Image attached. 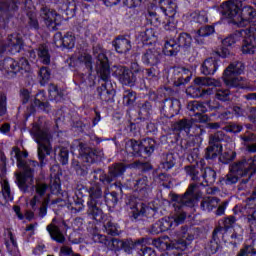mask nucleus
<instances>
[{
	"label": "nucleus",
	"instance_id": "nucleus-1",
	"mask_svg": "<svg viewBox=\"0 0 256 256\" xmlns=\"http://www.w3.org/2000/svg\"><path fill=\"white\" fill-rule=\"evenodd\" d=\"M32 135L38 144V158L40 162L33 160H23V153L19 147L12 148V155L17 160V167L22 169L21 172L16 173V185L22 193H29V185H32L35 177V169L37 167H45L47 165V156L51 155L53 151V135L48 128H41L35 124L31 130Z\"/></svg>",
	"mask_w": 256,
	"mask_h": 256
},
{
	"label": "nucleus",
	"instance_id": "nucleus-2",
	"mask_svg": "<svg viewBox=\"0 0 256 256\" xmlns=\"http://www.w3.org/2000/svg\"><path fill=\"white\" fill-rule=\"evenodd\" d=\"M220 13L229 25L247 27L251 21L256 20V9L253 6H243L241 0H229L220 6Z\"/></svg>",
	"mask_w": 256,
	"mask_h": 256
},
{
	"label": "nucleus",
	"instance_id": "nucleus-3",
	"mask_svg": "<svg viewBox=\"0 0 256 256\" xmlns=\"http://www.w3.org/2000/svg\"><path fill=\"white\" fill-rule=\"evenodd\" d=\"M195 189H197L196 184H190L186 192L183 195L172 194L171 199L174 202L175 215L172 219L173 227L185 223L187 219V213H185V207H195V201H197V196H195ZM172 227V228H173Z\"/></svg>",
	"mask_w": 256,
	"mask_h": 256
},
{
	"label": "nucleus",
	"instance_id": "nucleus-4",
	"mask_svg": "<svg viewBox=\"0 0 256 256\" xmlns=\"http://www.w3.org/2000/svg\"><path fill=\"white\" fill-rule=\"evenodd\" d=\"M177 240H172L170 243L161 240V238L154 239L152 245L157 249H166V251H173L174 255H181L182 251L187 249L191 241L195 239V230L187 226H182L177 231Z\"/></svg>",
	"mask_w": 256,
	"mask_h": 256
},
{
	"label": "nucleus",
	"instance_id": "nucleus-5",
	"mask_svg": "<svg viewBox=\"0 0 256 256\" xmlns=\"http://www.w3.org/2000/svg\"><path fill=\"white\" fill-rule=\"evenodd\" d=\"M35 189V195L30 200V207L33 211H38V217L43 219L47 215V207L51 202V194H49V185L45 182H36L29 185V188Z\"/></svg>",
	"mask_w": 256,
	"mask_h": 256
},
{
	"label": "nucleus",
	"instance_id": "nucleus-6",
	"mask_svg": "<svg viewBox=\"0 0 256 256\" xmlns=\"http://www.w3.org/2000/svg\"><path fill=\"white\" fill-rule=\"evenodd\" d=\"M89 200L87 202V213L94 221H101L103 219V205H105V192L101 184L95 183L88 188Z\"/></svg>",
	"mask_w": 256,
	"mask_h": 256
},
{
	"label": "nucleus",
	"instance_id": "nucleus-7",
	"mask_svg": "<svg viewBox=\"0 0 256 256\" xmlns=\"http://www.w3.org/2000/svg\"><path fill=\"white\" fill-rule=\"evenodd\" d=\"M245 73V64L241 61L232 62L228 65V67L224 70L222 79L225 83L226 87L245 89V81L244 77L239 75H243Z\"/></svg>",
	"mask_w": 256,
	"mask_h": 256
},
{
	"label": "nucleus",
	"instance_id": "nucleus-8",
	"mask_svg": "<svg viewBox=\"0 0 256 256\" xmlns=\"http://www.w3.org/2000/svg\"><path fill=\"white\" fill-rule=\"evenodd\" d=\"M127 169H131V164H125L123 162L113 163L112 165L108 166V172H104L103 169L98 168L94 173L99 175V181L102 185L109 189V186L114 181H117L120 177L125 175Z\"/></svg>",
	"mask_w": 256,
	"mask_h": 256
},
{
	"label": "nucleus",
	"instance_id": "nucleus-9",
	"mask_svg": "<svg viewBox=\"0 0 256 256\" xmlns=\"http://www.w3.org/2000/svg\"><path fill=\"white\" fill-rule=\"evenodd\" d=\"M155 147H157V142L152 138L144 139L142 142L130 139L125 144V150L135 157H143V155L151 157L155 152Z\"/></svg>",
	"mask_w": 256,
	"mask_h": 256
},
{
	"label": "nucleus",
	"instance_id": "nucleus-10",
	"mask_svg": "<svg viewBox=\"0 0 256 256\" xmlns=\"http://www.w3.org/2000/svg\"><path fill=\"white\" fill-rule=\"evenodd\" d=\"M98 77L101 79V85L97 88L98 97L104 103H115V87L111 82V70L98 72Z\"/></svg>",
	"mask_w": 256,
	"mask_h": 256
},
{
	"label": "nucleus",
	"instance_id": "nucleus-11",
	"mask_svg": "<svg viewBox=\"0 0 256 256\" xmlns=\"http://www.w3.org/2000/svg\"><path fill=\"white\" fill-rule=\"evenodd\" d=\"M229 171L238 177H253L256 173V156L249 158L248 160L242 159L240 161L233 162L229 166Z\"/></svg>",
	"mask_w": 256,
	"mask_h": 256
},
{
	"label": "nucleus",
	"instance_id": "nucleus-12",
	"mask_svg": "<svg viewBox=\"0 0 256 256\" xmlns=\"http://www.w3.org/2000/svg\"><path fill=\"white\" fill-rule=\"evenodd\" d=\"M194 83L197 86H190L186 90V93L193 98H199L207 93V90L201 87H221V81L210 77H196Z\"/></svg>",
	"mask_w": 256,
	"mask_h": 256
},
{
	"label": "nucleus",
	"instance_id": "nucleus-13",
	"mask_svg": "<svg viewBox=\"0 0 256 256\" xmlns=\"http://www.w3.org/2000/svg\"><path fill=\"white\" fill-rule=\"evenodd\" d=\"M77 149L79 151V159L89 165L96 163V161H99L103 157V151L93 149L82 142L78 143Z\"/></svg>",
	"mask_w": 256,
	"mask_h": 256
},
{
	"label": "nucleus",
	"instance_id": "nucleus-14",
	"mask_svg": "<svg viewBox=\"0 0 256 256\" xmlns=\"http://www.w3.org/2000/svg\"><path fill=\"white\" fill-rule=\"evenodd\" d=\"M141 217L157 219V208H151V206H148L143 202L136 203L131 214V219L133 221H141Z\"/></svg>",
	"mask_w": 256,
	"mask_h": 256
},
{
	"label": "nucleus",
	"instance_id": "nucleus-15",
	"mask_svg": "<svg viewBox=\"0 0 256 256\" xmlns=\"http://www.w3.org/2000/svg\"><path fill=\"white\" fill-rule=\"evenodd\" d=\"M40 17L49 31H57V25H59L57 23V18L59 17L57 11L51 10L46 5H42L40 8Z\"/></svg>",
	"mask_w": 256,
	"mask_h": 256
},
{
	"label": "nucleus",
	"instance_id": "nucleus-16",
	"mask_svg": "<svg viewBox=\"0 0 256 256\" xmlns=\"http://www.w3.org/2000/svg\"><path fill=\"white\" fill-rule=\"evenodd\" d=\"M93 55H95L97 62H96V72L103 73L106 71H111V66L109 65V58L105 54L103 47L97 44L93 47Z\"/></svg>",
	"mask_w": 256,
	"mask_h": 256
},
{
	"label": "nucleus",
	"instance_id": "nucleus-17",
	"mask_svg": "<svg viewBox=\"0 0 256 256\" xmlns=\"http://www.w3.org/2000/svg\"><path fill=\"white\" fill-rule=\"evenodd\" d=\"M114 75H116L122 85H129L130 87H133V85L137 83V75L125 66L116 67Z\"/></svg>",
	"mask_w": 256,
	"mask_h": 256
},
{
	"label": "nucleus",
	"instance_id": "nucleus-18",
	"mask_svg": "<svg viewBox=\"0 0 256 256\" xmlns=\"http://www.w3.org/2000/svg\"><path fill=\"white\" fill-rule=\"evenodd\" d=\"M135 187L138 193V199L145 201V199H149L151 197L153 187H151L149 178L147 176H141L138 178L136 180Z\"/></svg>",
	"mask_w": 256,
	"mask_h": 256
},
{
	"label": "nucleus",
	"instance_id": "nucleus-19",
	"mask_svg": "<svg viewBox=\"0 0 256 256\" xmlns=\"http://www.w3.org/2000/svg\"><path fill=\"white\" fill-rule=\"evenodd\" d=\"M248 31V36L242 41V53L244 55H255L256 26H251Z\"/></svg>",
	"mask_w": 256,
	"mask_h": 256
},
{
	"label": "nucleus",
	"instance_id": "nucleus-20",
	"mask_svg": "<svg viewBox=\"0 0 256 256\" xmlns=\"http://www.w3.org/2000/svg\"><path fill=\"white\" fill-rule=\"evenodd\" d=\"M0 71H2L3 75L8 77V79H13V77L19 73V62L10 57L5 58L0 62Z\"/></svg>",
	"mask_w": 256,
	"mask_h": 256
},
{
	"label": "nucleus",
	"instance_id": "nucleus-21",
	"mask_svg": "<svg viewBox=\"0 0 256 256\" xmlns=\"http://www.w3.org/2000/svg\"><path fill=\"white\" fill-rule=\"evenodd\" d=\"M246 211H253L252 214L247 216V221L250 225V229L256 226V187L252 191L251 195L246 198L245 200V207Z\"/></svg>",
	"mask_w": 256,
	"mask_h": 256
},
{
	"label": "nucleus",
	"instance_id": "nucleus-22",
	"mask_svg": "<svg viewBox=\"0 0 256 256\" xmlns=\"http://www.w3.org/2000/svg\"><path fill=\"white\" fill-rule=\"evenodd\" d=\"M161 52H159L157 49H147L144 52H142L141 61L143 65H150V67H156V65H159L161 63L162 59Z\"/></svg>",
	"mask_w": 256,
	"mask_h": 256
},
{
	"label": "nucleus",
	"instance_id": "nucleus-23",
	"mask_svg": "<svg viewBox=\"0 0 256 256\" xmlns=\"http://www.w3.org/2000/svg\"><path fill=\"white\" fill-rule=\"evenodd\" d=\"M169 229H173V219L169 217L162 218L156 223L152 224L147 229V233H150V235H159V233H165V231H169Z\"/></svg>",
	"mask_w": 256,
	"mask_h": 256
},
{
	"label": "nucleus",
	"instance_id": "nucleus-24",
	"mask_svg": "<svg viewBox=\"0 0 256 256\" xmlns=\"http://www.w3.org/2000/svg\"><path fill=\"white\" fill-rule=\"evenodd\" d=\"M220 235H223V227H216L212 232L211 240L205 246L209 255H215V253L221 249V240H219Z\"/></svg>",
	"mask_w": 256,
	"mask_h": 256
},
{
	"label": "nucleus",
	"instance_id": "nucleus-25",
	"mask_svg": "<svg viewBox=\"0 0 256 256\" xmlns=\"http://www.w3.org/2000/svg\"><path fill=\"white\" fill-rule=\"evenodd\" d=\"M174 85L175 87H181V85H187L191 81V71L185 67H174L173 69Z\"/></svg>",
	"mask_w": 256,
	"mask_h": 256
},
{
	"label": "nucleus",
	"instance_id": "nucleus-26",
	"mask_svg": "<svg viewBox=\"0 0 256 256\" xmlns=\"http://www.w3.org/2000/svg\"><path fill=\"white\" fill-rule=\"evenodd\" d=\"M201 177L203 178L204 182L192 183V185H197L194 195L197 193L200 187H209L210 185H213V183L217 181V172L211 167H206L204 170H202Z\"/></svg>",
	"mask_w": 256,
	"mask_h": 256
},
{
	"label": "nucleus",
	"instance_id": "nucleus-27",
	"mask_svg": "<svg viewBox=\"0 0 256 256\" xmlns=\"http://www.w3.org/2000/svg\"><path fill=\"white\" fill-rule=\"evenodd\" d=\"M112 45L116 52H118L120 55H127L131 49H133V46L131 45V40L129 38H126L124 36H118L112 41Z\"/></svg>",
	"mask_w": 256,
	"mask_h": 256
},
{
	"label": "nucleus",
	"instance_id": "nucleus-28",
	"mask_svg": "<svg viewBox=\"0 0 256 256\" xmlns=\"http://www.w3.org/2000/svg\"><path fill=\"white\" fill-rule=\"evenodd\" d=\"M162 110L164 113H169L170 117H175L181 111V102L179 99L166 98L163 100Z\"/></svg>",
	"mask_w": 256,
	"mask_h": 256
},
{
	"label": "nucleus",
	"instance_id": "nucleus-29",
	"mask_svg": "<svg viewBox=\"0 0 256 256\" xmlns=\"http://www.w3.org/2000/svg\"><path fill=\"white\" fill-rule=\"evenodd\" d=\"M5 45L10 49L11 53H20L21 49H23V37L17 33L10 34Z\"/></svg>",
	"mask_w": 256,
	"mask_h": 256
},
{
	"label": "nucleus",
	"instance_id": "nucleus-30",
	"mask_svg": "<svg viewBox=\"0 0 256 256\" xmlns=\"http://www.w3.org/2000/svg\"><path fill=\"white\" fill-rule=\"evenodd\" d=\"M213 33H215V26H202L196 31L194 41L197 43V45H205V37H211Z\"/></svg>",
	"mask_w": 256,
	"mask_h": 256
},
{
	"label": "nucleus",
	"instance_id": "nucleus-31",
	"mask_svg": "<svg viewBox=\"0 0 256 256\" xmlns=\"http://www.w3.org/2000/svg\"><path fill=\"white\" fill-rule=\"evenodd\" d=\"M163 9L159 8V6H155L151 4V8H148L146 19L153 23V25H161L163 23Z\"/></svg>",
	"mask_w": 256,
	"mask_h": 256
},
{
	"label": "nucleus",
	"instance_id": "nucleus-32",
	"mask_svg": "<svg viewBox=\"0 0 256 256\" xmlns=\"http://www.w3.org/2000/svg\"><path fill=\"white\" fill-rule=\"evenodd\" d=\"M191 127H193V119L183 118L172 124V131L175 133H191Z\"/></svg>",
	"mask_w": 256,
	"mask_h": 256
},
{
	"label": "nucleus",
	"instance_id": "nucleus-33",
	"mask_svg": "<svg viewBox=\"0 0 256 256\" xmlns=\"http://www.w3.org/2000/svg\"><path fill=\"white\" fill-rule=\"evenodd\" d=\"M219 69V61L215 58H207L201 65L202 75H215Z\"/></svg>",
	"mask_w": 256,
	"mask_h": 256
},
{
	"label": "nucleus",
	"instance_id": "nucleus-34",
	"mask_svg": "<svg viewBox=\"0 0 256 256\" xmlns=\"http://www.w3.org/2000/svg\"><path fill=\"white\" fill-rule=\"evenodd\" d=\"M207 106L209 107L210 111H216L219 119H222L223 121H227V119H231L232 117L231 111H225V107L215 100L208 101Z\"/></svg>",
	"mask_w": 256,
	"mask_h": 256
},
{
	"label": "nucleus",
	"instance_id": "nucleus-35",
	"mask_svg": "<svg viewBox=\"0 0 256 256\" xmlns=\"http://www.w3.org/2000/svg\"><path fill=\"white\" fill-rule=\"evenodd\" d=\"M46 230L53 241H56V243H65V235H63L59 226L55 225V219L46 227Z\"/></svg>",
	"mask_w": 256,
	"mask_h": 256
},
{
	"label": "nucleus",
	"instance_id": "nucleus-36",
	"mask_svg": "<svg viewBox=\"0 0 256 256\" xmlns=\"http://www.w3.org/2000/svg\"><path fill=\"white\" fill-rule=\"evenodd\" d=\"M219 201L221 200L217 197H204L200 201V209L206 213H211L213 209H217V207H219Z\"/></svg>",
	"mask_w": 256,
	"mask_h": 256
},
{
	"label": "nucleus",
	"instance_id": "nucleus-37",
	"mask_svg": "<svg viewBox=\"0 0 256 256\" xmlns=\"http://www.w3.org/2000/svg\"><path fill=\"white\" fill-rule=\"evenodd\" d=\"M181 51L177 39L167 40L164 44L163 53L167 57H175Z\"/></svg>",
	"mask_w": 256,
	"mask_h": 256
},
{
	"label": "nucleus",
	"instance_id": "nucleus-38",
	"mask_svg": "<svg viewBox=\"0 0 256 256\" xmlns=\"http://www.w3.org/2000/svg\"><path fill=\"white\" fill-rule=\"evenodd\" d=\"M145 241H147V239H145V238H140L137 240L126 239L123 241L122 251H124L125 253H128V255H131V253H133L134 249H137V247L143 245V243H145Z\"/></svg>",
	"mask_w": 256,
	"mask_h": 256
},
{
	"label": "nucleus",
	"instance_id": "nucleus-39",
	"mask_svg": "<svg viewBox=\"0 0 256 256\" xmlns=\"http://www.w3.org/2000/svg\"><path fill=\"white\" fill-rule=\"evenodd\" d=\"M37 51L41 63H43V65H50L51 53L49 52V46L47 44H40Z\"/></svg>",
	"mask_w": 256,
	"mask_h": 256
},
{
	"label": "nucleus",
	"instance_id": "nucleus-40",
	"mask_svg": "<svg viewBox=\"0 0 256 256\" xmlns=\"http://www.w3.org/2000/svg\"><path fill=\"white\" fill-rule=\"evenodd\" d=\"M176 41L180 47V50L183 49V51H187V49L191 48L193 38L191 37V34L182 32L178 35Z\"/></svg>",
	"mask_w": 256,
	"mask_h": 256
},
{
	"label": "nucleus",
	"instance_id": "nucleus-41",
	"mask_svg": "<svg viewBox=\"0 0 256 256\" xmlns=\"http://www.w3.org/2000/svg\"><path fill=\"white\" fill-rule=\"evenodd\" d=\"M109 188L104 191V205L108 207H115L119 203V193L112 191L109 192Z\"/></svg>",
	"mask_w": 256,
	"mask_h": 256
},
{
	"label": "nucleus",
	"instance_id": "nucleus-42",
	"mask_svg": "<svg viewBox=\"0 0 256 256\" xmlns=\"http://www.w3.org/2000/svg\"><path fill=\"white\" fill-rule=\"evenodd\" d=\"M239 182V176L235 172L229 171L224 177L219 179V183L222 186L231 187Z\"/></svg>",
	"mask_w": 256,
	"mask_h": 256
},
{
	"label": "nucleus",
	"instance_id": "nucleus-43",
	"mask_svg": "<svg viewBox=\"0 0 256 256\" xmlns=\"http://www.w3.org/2000/svg\"><path fill=\"white\" fill-rule=\"evenodd\" d=\"M48 92L50 95V99L52 101H56V103L63 101V97H65V92L59 89L55 84L49 85Z\"/></svg>",
	"mask_w": 256,
	"mask_h": 256
},
{
	"label": "nucleus",
	"instance_id": "nucleus-44",
	"mask_svg": "<svg viewBox=\"0 0 256 256\" xmlns=\"http://www.w3.org/2000/svg\"><path fill=\"white\" fill-rule=\"evenodd\" d=\"M184 171L195 183H199L201 181L202 174L199 172L201 169L196 165H188L184 167Z\"/></svg>",
	"mask_w": 256,
	"mask_h": 256
},
{
	"label": "nucleus",
	"instance_id": "nucleus-45",
	"mask_svg": "<svg viewBox=\"0 0 256 256\" xmlns=\"http://www.w3.org/2000/svg\"><path fill=\"white\" fill-rule=\"evenodd\" d=\"M225 139V133L223 131H217L216 133L210 135L209 137V145L212 147H216V149H220L223 151V145L221 141Z\"/></svg>",
	"mask_w": 256,
	"mask_h": 256
},
{
	"label": "nucleus",
	"instance_id": "nucleus-46",
	"mask_svg": "<svg viewBox=\"0 0 256 256\" xmlns=\"http://www.w3.org/2000/svg\"><path fill=\"white\" fill-rule=\"evenodd\" d=\"M71 165L79 177H85L86 175H89V165H85L79 162V160H73Z\"/></svg>",
	"mask_w": 256,
	"mask_h": 256
},
{
	"label": "nucleus",
	"instance_id": "nucleus-47",
	"mask_svg": "<svg viewBox=\"0 0 256 256\" xmlns=\"http://www.w3.org/2000/svg\"><path fill=\"white\" fill-rule=\"evenodd\" d=\"M175 156L173 153H166L162 155L161 165L163 169L169 171V169H173L175 167Z\"/></svg>",
	"mask_w": 256,
	"mask_h": 256
},
{
	"label": "nucleus",
	"instance_id": "nucleus-48",
	"mask_svg": "<svg viewBox=\"0 0 256 256\" xmlns=\"http://www.w3.org/2000/svg\"><path fill=\"white\" fill-rule=\"evenodd\" d=\"M236 158L237 152L229 149L220 154L219 162L222 163L223 165H229V163H233V161H235Z\"/></svg>",
	"mask_w": 256,
	"mask_h": 256
},
{
	"label": "nucleus",
	"instance_id": "nucleus-49",
	"mask_svg": "<svg viewBox=\"0 0 256 256\" xmlns=\"http://www.w3.org/2000/svg\"><path fill=\"white\" fill-rule=\"evenodd\" d=\"M188 111H191L194 113V115H201V113H205L207 111V108H205V105L199 101H191L187 105Z\"/></svg>",
	"mask_w": 256,
	"mask_h": 256
},
{
	"label": "nucleus",
	"instance_id": "nucleus-50",
	"mask_svg": "<svg viewBox=\"0 0 256 256\" xmlns=\"http://www.w3.org/2000/svg\"><path fill=\"white\" fill-rule=\"evenodd\" d=\"M137 101V93L133 90H125L123 93V103L126 107H133Z\"/></svg>",
	"mask_w": 256,
	"mask_h": 256
},
{
	"label": "nucleus",
	"instance_id": "nucleus-51",
	"mask_svg": "<svg viewBox=\"0 0 256 256\" xmlns=\"http://www.w3.org/2000/svg\"><path fill=\"white\" fill-rule=\"evenodd\" d=\"M85 200L81 197L74 196L73 200L70 202L69 207L71 211H74V213H81L85 209Z\"/></svg>",
	"mask_w": 256,
	"mask_h": 256
},
{
	"label": "nucleus",
	"instance_id": "nucleus-52",
	"mask_svg": "<svg viewBox=\"0 0 256 256\" xmlns=\"http://www.w3.org/2000/svg\"><path fill=\"white\" fill-rule=\"evenodd\" d=\"M40 85H47L51 79V69L47 66H42L38 71Z\"/></svg>",
	"mask_w": 256,
	"mask_h": 256
},
{
	"label": "nucleus",
	"instance_id": "nucleus-53",
	"mask_svg": "<svg viewBox=\"0 0 256 256\" xmlns=\"http://www.w3.org/2000/svg\"><path fill=\"white\" fill-rule=\"evenodd\" d=\"M75 34L73 32H67L62 38V47L64 49H73L75 47Z\"/></svg>",
	"mask_w": 256,
	"mask_h": 256
},
{
	"label": "nucleus",
	"instance_id": "nucleus-54",
	"mask_svg": "<svg viewBox=\"0 0 256 256\" xmlns=\"http://www.w3.org/2000/svg\"><path fill=\"white\" fill-rule=\"evenodd\" d=\"M139 117L140 119H149V115H151V111L153 109V106L151 105V102L145 101L139 106Z\"/></svg>",
	"mask_w": 256,
	"mask_h": 256
},
{
	"label": "nucleus",
	"instance_id": "nucleus-55",
	"mask_svg": "<svg viewBox=\"0 0 256 256\" xmlns=\"http://www.w3.org/2000/svg\"><path fill=\"white\" fill-rule=\"evenodd\" d=\"M19 6L15 0H0V11H17Z\"/></svg>",
	"mask_w": 256,
	"mask_h": 256
},
{
	"label": "nucleus",
	"instance_id": "nucleus-56",
	"mask_svg": "<svg viewBox=\"0 0 256 256\" xmlns=\"http://www.w3.org/2000/svg\"><path fill=\"white\" fill-rule=\"evenodd\" d=\"M166 5L167 7L158 6L160 9H162V17H173L175 15L177 5H175V3L172 1H167Z\"/></svg>",
	"mask_w": 256,
	"mask_h": 256
},
{
	"label": "nucleus",
	"instance_id": "nucleus-57",
	"mask_svg": "<svg viewBox=\"0 0 256 256\" xmlns=\"http://www.w3.org/2000/svg\"><path fill=\"white\" fill-rule=\"evenodd\" d=\"M222 152L223 150H221L220 148H217L209 144V146L205 149L204 158L207 160H213L219 155V153Z\"/></svg>",
	"mask_w": 256,
	"mask_h": 256
},
{
	"label": "nucleus",
	"instance_id": "nucleus-58",
	"mask_svg": "<svg viewBox=\"0 0 256 256\" xmlns=\"http://www.w3.org/2000/svg\"><path fill=\"white\" fill-rule=\"evenodd\" d=\"M104 231H106L108 235L115 237L119 235V226L111 220H108L104 223Z\"/></svg>",
	"mask_w": 256,
	"mask_h": 256
},
{
	"label": "nucleus",
	"instance_id": "nucleus-59",
	"mask_svg": "<svg viewBox=\"0 0 256 256\" xmlns=\"http://www.w3.org/2000/svg\"><path fill=\"white\" fill-rule=\"evenodd\" d=\"M191 19L194 23H199L200 25H203V23H207L209 21V18L207 17V12L205 11L193 12L191 14Z\"/></svg>",
	"mask_w": 256,
	"mask_h": 256
},
{
	"label": "nucleus",
	"instance_id": "nucleus-60",
	"mask_svg": "<svg viewBox=\"0 0 256 256\" xmlns=\"http://www.w3.org/2000/svg\"><path fill=\"white\" fill-rule=\"evenodd\" d=\"M243 228H241L240 226H236L234 228V232L231 235V239H234V241H231V245H233L234 247H237V245H239L240 241H243Z\"/></svg>",
	"mask_w": 256,
	"mask_h": 256
},
{
	"label": "nucleus",
	"instance_id": "nucleus-61",
	"mask_svg": "<svg viewBox=\"0 0 256 256\" xmlns=\"http://www.w3.org/2000/svg\"><path fill=\"white\" fill-rule=\"evenodd\" d=\"M80 63H84L85 67L88 69L89 73L93 71V57L90 54H81L78 57Z\"/></svg>",
	"mask_w": 256,
	"mask_h": 256
},
{
	"label": "nucleus",
	"instance_id": "nucleus-62",
	"mask_svg": "<svg viewBox=\"0 0 256 256\" xmlns=\"http://www.w3.org/2000/svg\"><path fill=\"white\" fill-rule=\"evenodd\" d=\"M215 96L218 101H223L224 103L231 101V91L229 89H218Z\"/></svg>",
	"mask_w": 256,
	"mask_h": 256
},
{
	"label": "nucleus",
	"instance_id": "nucleus-63",
	"mask_svg": "<svg viewBox=\"0 0 256 256\" xmlns=\"http://www.w3.org/2000/svg\"><path fill=\"white\" fill-rule=\"evenodd\" d=\"M240 139L243 141L245 147H247V145H250L249 143H255L256 135L253 132L246 131L245 134L240 135Z\"/></svg>",
	"mask_w": 256,
	"mask_h": 256
},
{
	"label": "nucleus",
	"instance_id": "nucleus-64",
	"mask_svg": "<svg viewBox=\"0 0 256 256\" xmlns=\"http://www.w3.org/2000/svg\"><path fill=\"white\" fill-rule=\"evenodd\" d=\"M256 256V248L251 245H245L236 256Z\"/></svg>",
	"mask_w": 256,
	"mask_h": 256
}]
</instances>
